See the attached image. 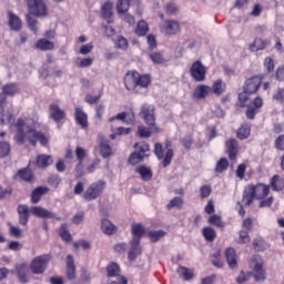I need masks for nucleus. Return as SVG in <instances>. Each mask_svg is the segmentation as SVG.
I'll use <instances>...</instances> for the list:
<instances>
[{
    "label": "nucleus",
    "mask_w": 284,
    "mask_h": 284,
    "mask_svg": "<svg viewBox=\"0 0 284 284\" xmlns=\"http://www.w3.org/2000/svg\"><path fill=\"white\" fill-rule=\"evenodd\" d=\"M11 151H12V146H10L9 142H6V141L0 142V159H6V156H10Z\"/></svg>",
    "instance_id": "864d4df0"
},
{
    "label": "nucleus",
    "mask_w": 284,
    "mask_h": 284,
    "mask_svg": "<svg viewBox=\"0 0 284 284\" xmlns=\"http://www.w3.org/2000/svg\"><path fill=\"white\" fill-rule=\"evenodd\" d=\"M174 207H176L178 210H182V207H183V199L182 197L175 196L166 204V210H172Z\"/></svg>",
    "instance_id": "5fc2aeb1"
},
{
    "label": "nucleus",
    "mask_w": 284,
    "mask_h": 284,
    "mask_svg": "<svg viewBox=\"0 0 284 284\" xmlns=\"http://www.w3.org/2000/svg\"><path fill=\"white\" fill-rule=\"evenodd\" d=\"M94 63V58H77L75 65L77 68H90Z\"/></svg>",
    "instance_id": "4d7b16f0"
},
{
    "label": "nucleus",
    "mask_w": 284,
    "mask_h": 284,
    "mask_svg": "<svg viewBox=\"0 0 284 284\" xmlns=\"http://www.w3.org/2000/svg\"><path fill=\"white\" fill-rule=\"evenodd\" d=\"M49 114L50 119H52L55 123H59L65 119V112L61 109L59 102H53L49 105Z\"/></svg>",
    "instance_id": "f3484780"
},
{
    "label": "nucleus",
    "mask_w": 284,
    "mask_h": 284,
    "mask_svg": "<svg viewBox=\"0 0 284 284\" xmlns=\"http://www.w3.org/2000/svg\"><path fill=\"white\" fill-rule=\"evenodd\" d=\"M134 150L129 156L130 165H139L142 161H145L146 152H150V144L145 141L138 142L134 144Z\"/></svg>",
    "instance_id": "20e7f679"
},
{
    "label": "nucleus",
    "mask_w": 284,
    "mask_h": 284,
    "mask_svg": "<svg viewBox=\"0 0 284 284\" xmlns=\"http://www.w3.org/2000/svg\"><path fill=\"white\" fill-rule=\"evenodd\" d=\"M159 131H155L154 129H152L151 125L144 126V125H140L138 126V136L140 139H150L152 136V134L156 133Z\"/></svg>",
    "instance_id": "ea45409f"
},
{
    "label": "nucleus",
    "mask_w": 284,
    "mask_h": 284,
    "mask_svg": "<svg viewBox=\"0 0 284 284\" xmlns=\"http://www.w3.org/2000/svg\"><path fill=\"white\" fill-rule=\"evenodd\" d=\"M225 154L230 161H236L241 148L239 146V140L231 138L225 141Z\"/></svg>",
    "instance_id": "2eb2a0df"
},
{
    "label": "nucleus",
    "mask_w": 284,
    "mask_h": 284,
    "mask_svg": "<svg viewBox=\"0 0 284 284\" xmlns=\"http://www.w3.org/2000/svg\"><path fill=\"white\" fill-rule=\"evenodd\" d=\"M154 154L159 159V161H162L163 168H168V165L172 163V159H174V150L168 149L165 153L163 150V144L161 143H155Z\"/></svg>",
    "instance_id": "f8f14e48"
},
{
    "label": "nucleus",
    "mask_w": 284,
    "mask_h": 284,
    "mask_svg": "<svg viewBox=\"0 0 284 284\" xmlns=\"http://www.w3.org/2000/svg\"><path fill=\"white\" fill-rule=\"evenodd\" d=\"M202 236L209 243H214V241H216V231L212 226H205L202 230Z\"/></svg>",
    "instance_id": "37998d69"
},
{
    "label": "nucleus",
    "mask_w": 284,
    "mask_h": 284,
    "mask_svg": "<svg viewBox=\"0 0 284 284\" xmlns=\"http://www.w3.org/2000/svg\"><path fill=\"white\" fill-rule=\"evenodd\" d=\"M237 243L240 245H245V243H250V231H245V230L240 231Z\"/></svg>",
    "instance_id": "bf43d9fd"
},
{
    "label": "nucleus",
    "mask_w": 284,
    "mask_h": 284,
    "mask_svg": "<svg viewBox=\"0 0 284 284\" xmlns=\"http://www.w3.org/2000/svg\"><path fill=\"white\" fill-rule=\"evenodd\" d=\"M149 59H151V61L153 63H155L156 65H161V64L168 62V60H165V57H163V53H161L159 51L150 53Z\"/></svg>",
    "instance_id": "3c124183"
},
{
    "label": "nucleus",
    "mask_w": 284,
    "mask_h": 284,
    "mask_svg": "<svg viewBox=\"0 0 284 284\" xmlns=\"http://www.w3.org/2000/svg\"><path fill=\"white\" fill-rule=\"evenodd\" d=\"M53 160L51 155L40 154L37 156V166L45 170L49 165H52Z\"/></svg>",
    "instance_id": "c9c22d12"
},
{
    "label": "nucleus",
    "mask_w": 284,
    "mask_h": 284,
    "mask_svg": "<svg viewBox=\"0 0 284 284\" xmlns=\"http://www.w3.org/2000/svg\"><path fill=\"white\" fill-rule=\"evenodd\" d=\"M274 148L278 152H284V134H281L275 139Z\"/></svg>",
    "instance_id": "69168bd1"
},
{
    "label": "nucleus",
    "mask_w": 284,
    "mask_h": 284,
    "mask_svg": "<svg viewBox=\"0 0 284 284\" xmlns=\"http://www.w3.org/2000/svg\"><path fill=\"white\" fill-rule=\"evenodd\" d=\"M263 98H254L253 101L246 106V119L254 121V119H256V113L260 112L261 108H263Z\"/></svg>",
    "instance_id": "dca6fc26"
},
{
    "label": "nucleus",
    "mask_w": 284,
    "mask_h": 284,
    "mask_svg": "<svg viewBox=\"0 0 284 284\" xmlns=\"http://www.w3.org/2000/svg\"><path fill=\"white\" fill-rule=\"evenodd\" d=\"M13 141H16L18 145L28 143L29 145H32V148H37L38 141L40 145H48L49 143L45 133L37 131V122H33V124L29 125L26 124V120L21 118H19L16 122V134L13 136Z\"/></svg>",
    "instance_id": "f257e3e1"
},
{
    "label": "nucleus",
    "mask_w": 284,
    "mask_h": 284,
    "mask_svg": "<svg viewBox=\"0 0 284 284\" xmlns=\"http://www.w3.org/2000/svg\"><path fill=\"white\" fill-rule=\"evenodd\" d=\"M263 74L253 75L252 78L246 79L243 84V92L246 94H256V92H258L263 85Z\"/></svg>",
    "instance_id": "9d476101"
},
{
    "label": "nucleus",
    "mask_w": 284,
    "mask_h": 284,
    "mask_svg": "<svg viewBox=\"0 0 284 284\" xmlns=\"http://www.w3.org/2000/svg\"><path fill=\"white\" fill-rule=\"evenodd\" d=\"M211 262L215 267H223V261H221V251L215 252L211 256Z\"/></svg>",
    "instance_id": "0e129e2a"
},
{
    "label": "nucleus",
    "mask_w": 284,
    "mask_h": 284,
    "mask_svg": "<svg viewBox=\"0 0 284 284\" xmlns=\"http://www.w3.org/2000/svg\"><path fill=\"white\" fill-rule=\"evenodd\" d=\"M75 123L80 125L82 130H88V113L83 112L82 108L74 109Z\"/></svg>",
    "instance_id": "aec40b11"
},
{
    "label": "nucleus",
    "mask_w": 284,
    "mask_h": 284,
    "mask_svg": "<svg viewBox=\"0 0 284 284\" xmlns=\"http://www.w3.org/2000/svg\"><path fill=\"white\" fill-rule=\"evenodd\" d=\"M164 31L166 34H179L181 32V23L176 20H165Z\"/></svg>",
    "instance_id": "393cba45"
},
{
    "label": "nucleus",
    "mask_w": 284,
    "mask_h": 284,
    "mask_svg": "<svg viewBox=\"0 0 284 284\" xmlns=\"http://www.w3.org/2000/svg\"><path fill=\"white\" fill-rule=\"evenodd\" d=\"M264 68L267 72V74H272L274 72V68H275L274 59H272L270 57L265 58Z\"/></svg>",
    "instance_id": "e2e57ef3"
},
{
    "label": "nucleus",
    "mask_w": 284,
    "mask_h": 284,
    "mask_svg": "<svg viewBox=\"0 0 284 284\" xmlns=\"http://www.w3.org/2000/svg\"><path fill=\"white\" fill-rule=\"evenodd\" d=\"M225 257H226L229 267H231V270H234V267H236V265L239 264L236 261V251L233 247L226 248Z\"/></svg>",
    "instance_id": "2f4dec72"
},
{
    "label": "nucleus",
    "mask_w": 284,
    "mask_h": 284,
    "mask_svg": "<svg viewBox=\"0 0 284 284\" xmlns=\"http://www.w3.org/2000/svg\"><path fill=\"white\" fill-rule=\"evenodd\" d=\"M253 250L255 252H265V241L263 239H255L253 241Z\"/></svg>",
    "instance_id": "052dcab7"
},
{
    "label": "nucleus",
    "mask_w": 284,
    "mask_h": 284,
    "mask_svg": "<svg viewBox=\"0 0 284 284\" xmlns=\"http://www.w3.org/2000/svg\"><path fill=\"white\" fill-rule=\"evenodd\" d=\"M130 251L128 253V260L130 263L136 261L141 254H143V251L141 248V242L139 240H131L130 241Z\"/></svg>",
    "instance_id": "a211bd4d"
},
{
    "label": "nucleus",
    "mask_w": 284,
    "mask_h": 284,
    "mask_svg": "<svg viewBox=\"0 0 284 284\" xmlns=\"http://www.w3.org/2000/svg\"><path fill=\"white\" fill-rule=\"evenodd\" d=\"M105 181L103 180H99L92 184L89 185V187L85 190V192L83 193V199L84 201H97V199H99V196H101L103 194V191L105 190Z\"/></svg>",
    "instance_id": "6e6552de"
},
{
    "label": "nucleus",
    "mask_w": 284,
    "mask_h": 284,
    "mask_svg": "<svg viewBox=\"0 0 284 284\" xmlns=\"http://www.w3.org/2000/svg\"><path fill=\"white\" fill-rule=\"evenodd\" d=\"M263 265H264V262L261 255H253L251 257L250 267H252L254 272L253 276L256 283H261L267 280V273L265 272V268H263Z\"/></svg>",
    "instance_id": "39448f33"
},
{
    "label": "nucleus",
    "mask_w": 284,
    "mask_h": 284,
    "mask_svg": "<svg viewBox=\"0 0 284 284\" xmlns=\"http://www.w3.org/2000/svg\"><path fill=\"white\" fill-rule=\"evenodd\" d=\"M106 276L108 278H116L119 284H128V278L121 275V266L116 262H111L106 265Z\"/></svg>",
    "instance_id": "4468645a"
},
{
    "label": "nucleus",
    "mask_w": 284,
    "mask_h": 284,
    "mask_svg": "<svg viewBox=\"0 0 284 284\" xmlns=\"http://www.w3.org/2000/svg\"><path fill=\"white\" fill-rule=\"evenodd\" d=\"M26 21H27L29 30H31V32L37 34V32H39V27H37V23H38L37 19L32 18L31 13H28L26 16Z\"/></svg>",
    "instance_id": "603ef678"
},
{
    "label": "nucleus",
    "mask_w": 284,
    "mask_h": 284,
    "mask_svg": "<svg viewBox=\"0 0 284 284\" xmlns=\"http://www.w3.org/2000/svg\"><path fill=\"white\" fill-rule=\"evenodd\" d=\"M85 156H88V151L81 146L75 148V159L78 163L74 168L75 179H83L85 176V168L83 165V161H85Z\"/></svg>",
    "instance_id": "1a4fd4ad"
},
{
    "label": "nucleus",
    "mask_w": 284,
    "mask_h": 284,
    "mask_svg": "<svg viewBox=\"0 0 284 284\" xmlns=\"http://www.w3.org/2000/svg\"><path fill=\"white\" fill-rule=\"evenodd\" d=\"M112 8H113V4L112 2L110 1H106L103 3V6L101 7V11H102V17L103 19L106 20L108 23H110L111 19H112Z\"/></svg>",
    "instance_id": "a18cd8bd"
},
{
    "label": "nucleus",
    "mask_w": 284,
    "mask_h": 284,
    "mask_svg": "<svg viewBox=\"0 0 284 284\" xmlns=\"http://www.w3.org/2000/svg\"><path fill=\"white\" fill-rule=\"evenodd\" d=\"M253 192L255 193V199L262 200L265 199V196L270 195V185L258 183L256 185H251Z\"/></svg>",
    "instance_id": "4be33fe9"
},
{
    "label": "nucleus",
    "mask_w": 284,
    "mask_h": 284,
    "mask_svg": "<svg viewBox=\"0 0 284 284\" xmlns=\"http://www.w3.org/2000/svg\"><path fill=\"white\" fill-rule=\"evenodd\" d=\"M65 276L69 281L77 278V265L74 264V256L67 255Z\"/></svg>",
    "instance_id": "6ab92c4d"
},
{
    "label": "nucleus",
    "mask_w": 284,
    "mask_h": 284,
    "mask_svg": "<svg viewBox=\"0 0 284 284\" xmlns=\"http://www.w3.org/2000/svg\"><path fill=\"white\" fill-rule=\"evenodd\" d=\"M273 101L277 103H284V88H278L273 94Z\"/></svg>",
    "instance_id": "774afa93"
},
{
    "label": "nucleus",
    "mask_w": 284,
    "mask_h": 284,
    "mask_svg": "<svg viewBox=\"0 0 284 284\" xmlns=\"http://www.w3.org/2000/svg\"><path fill=\"white\" fill-rule=\"evenodd\" d=\"M181 143L185 150H191L192 145H194V139H192V135H185L182 138Z\"/></svg>",
    "instance_id": "338daca9"
},
{
    "label": "nucleus",
    "mask_w": 284,
    "mask_h": 284,
    "mask_svg": "<svg viewBox=\"0 0 284 284\" xmlns=\"http://www.w3.org/2000/svg\"><path fill=\"white\" fill-rule=\"evenodd\" d=\"M123 121V123H126L128 125H132V123H134L135 118H134V113H128V112H121L118 113L115 116L110 118L109 121Z\"/></svg>",
    "instance_id": "a878e982"
},
{
    "label": "nucleus",
    "mask_w": 284,
    "mask_h": 284,
    "mask_svg": "<svg viewBox=\"0 0 284 284\" xmlns=\"http://www.w3.org/2000/svg\"><path fill=\"white\" fill-rule=\"evenodd\" d=\"M16 176H20V179L26 183H34L36 181L34 172H32V170L29 169V166L20 169L17 172Z\"/></svg>",
    "instance_id": "b1692460"
},
{
    "label": "nucleus",
    "mask_w": 284,
    "mask_h": 284,
    "mask_svg": "<svg viewBox=\"0 0 284 284\" xmlns=\"http://www.w3.org/2000/svg\"><path fill=\"white\" fill-rule=\"evenodd\" d=\"M251 133H252V126L245 123L237 129L236 136L240 141H245V139H247Z\"/></svg>",
    "instance_id": "e433bc0d"
},
{
    "label": "nucleus",
    "mask_w": 284,
    "mask_h": 284,
    "mask_svg": "<svg viewBox=\"0 0 284 284\" xmlns=\"http://www.w3.org/2000/svg\"><path fill=\"white\" fill-rule=\"evenodd\" d=\"M138 174H140V178L142 181H152V170L145 165H141L136 168Z\"/></svg>",
    "instance_id": "79ce46f5"
},
{
    "label": "nucleus",
    "mask_w": 284,
    "mask_h": 284,
    "mask_svg": "<svg viewBox=\"0 0 284 284\" xmlns=\"http://www.w3.org/2000/svg\"><path fill=\"white\" fill-rule=\"evenodd\" d=\"M59 236L64 241V243H72V234L68 230V224H61L59 229Z\"/></svg>",
    "instance_id": "de8ad7c7"
},
{
    "label": "nucleus",
    "mask_w": 284,
    "mask_h": 284,
    "mask_svg": "<svg viewBox=\"0 0 284 284\" xmlns=\"http://www.w3.org/2000/svg\"><path fill=\"white\" fill-rule=\"evenodd\" d=\"M130 6H132V0H118L116 1L118 14H125L130 10Z\"/></svg>",
    "instance_id": "49530a36"
},
{
    "label": "nucleus",
    "mask_w": 284,
    "mask_h": 284,
    "mask_svg": "<svg viewBox=\"0 0 284 284\" xmlns=\"http://www.w3.org/2000/svg\"><path fill=\"white\" fill-rule=\"evenodd\" d=\"M2 93L6 97H14V94H19V84L14 82L4 84L2 87Z\"/></svg>",
    "instance_id": "4c0bfd02"
},
{
    "label": "nucleus",
    "mask_w": 284,
    "mask_h": 284,
    "mask_svg": "<svg viewBox=\"0 0 284 284\" xmlns=\"http://www.w3.org/2000/svg\"><path fill=\"white\" fill-rule=\"evenodd\" d=\"M123 83L128 92L141 94V90H148L152 85V75L150 73L141 74L136 70H129L124 74Z\"/></svg>",
    "instance_id": "f03ea898"
},
{
    "label": "nucleus",
    "mask_w": 284,
    "mask_h": 284,
    "mask_svg": "<svg viewBox=\"0 0 284 284\" xmlns=\"http://www.w3.org/2000/svg\"><path fill=\"white\" fill-rule=\"evenodd\" d=\"M230 168V162L227 161V158H221L216 164H215V172L217 174H223L227 169Z\"/></svg>",
    "instance_id": "09e8293b"
},
{
    "label": "nucleus",
    "mask_w": 284,
    "mask_h": 284,
    "mask_svg": "<svg viewBox=\"0 0 284 284\" xmlns=\"http://www.w3.org/2000/svg\"><path fill=\"white\" fill-rule=\"evenodd\" d=\"M36 49L42 52H48L54 50V42L48 40L47 38H40L36 42Z\"/></svg>",
    "instance_id": "bb28decb"
},
{
    "label": "nucleus",
    "mask_w": 284,
    "mask_h": 284,
    "mask_svg": "<svg viewBox=\"0 0 284 284\" xmlns=\"http://www.w3.org/2000/svg\"><path fill=\"white\" fill-rule=\"evenodd\" d=\"M8 21L11 30H14L16 32L21 30V18H19V16L14 14L12 11H8Z\"/></svg>",
    "instance_id": "cd10ccee"
},
{
    "label": "nucleus",
    "mask_w": 284,
    "mask_h": 284,
    "mask_svg": "<svg viewBox=\"0 0 284 284\" xmlns=\"http://www.w3.org/2000/svg\"><path fill=\"white\" fill-rule=\"evenodd\" d=\"M150 32V26L148 24V22L145 20H140L136 23L134 33L136 34V37H145L148 33Z\"/></svg>",
    "instance_id": "72a5a7b5"
},
{
    "label": "nucleus",
    "mask_w": 284,
    "mask_h": 284,
    "mask_svg": "<svg viewBox=\"0 0 284 284\" xmlns=\"http://www.w3.org/2000/svg\"><path fill=\"white\" fill-rule=\"evenodd\" d=\"M267 48V40L256 38L253 43L250 44L251 52H258V50H265Z\"/></svg>",
    "instance_id": "c03bdc74"
},
{
    "label": "nucleus",
    "mask_w": 284,
    "mask_h": 284,
    "mask_svg": "<svg viewBox=\"0 0 284 284\" xmlns=\"http://www.w3.org/2000/svg\"><path fill=\"white\" fill-rule=\"evenodd\" d=\"M271 187L274 192H282L284 189V179L281 175H274L270 181Z\"/></svg>",
    "instance_id": "a19ab883"
},
{
    "label": "nucleus",
    "mask_w": 284,
    "mask_h": 284,
    "mask_svg": "<svg viewBox=\"0 0 284 284\" xmlns=\"http://www.w3.org/2000/svg\"><path fill=\"white\" fill-rule=\"evenodd\" d=\"M50 192L48 186H38L31 192V203L37 205L41 201L42 196H45Z\"/></svg>",
    "instance_id": "5701e85b"
},
{
    "label": "nucleus",
    "mask_w": 284,
    "mask_h": 284,
    "mask_svg": "<svg viewBox=\"0 0 284 284\" xmlns=\"http://www.w3.org/2000/svg\"><path fill=\"white\" fill-rule=\"evenodd\" d=\"M132 239L131 241H139L141 243V239H143V234H145V227H143V224H133L131 229Z\"/></svg>",
    "instance_id": "7c9ffc66"
},
{
    "label": "nucleus",
    "mask_w": 284,
    "mask_h": 284,
    "mask_svg": "<svg viewBox=\"0 0 284 284\" xmlns=\"http://www.w3.org/2000/svg\"><path fill=\"white\" fill-rule=\"evenodd\" d=\"M50 261H52L51 254H42L36 256L30 263V271L33 274H45V270H48V265H50Z\"/></svg>",
    "instance_id": "423d86ee"
},
{
    "label": "nucleus",
    "mask_w": 284,
    "mask_h": 284,
    "mask_svg": "<svg viewBox=\"0 0 284 284\" xmlns=\"http://www.w3.org/2000/svg\"><path fill=\"white\" fill-rule=\"evenodd\" d=\"M190 74L194 81H197L199 83L205 81V74H207V69L205 65H203V62L201 60H196L192 63L190 68Z\"/></svg>",
    "instance_id": "ddd939ff"
},
{
    "label": "nucleus",
    "mask_w": 284,
    "mask_h": 284,
    "mask_svg": "<svg viewBox=\"0 0 284 284\" xmlns=\"http://www.w3.org/2000/svg\"><path fill=\"white\" fill-rule=\"evenodd\" d=\"M140 116L144 119V123H146V125H150L151 129L159 132V129L156 128V119L154 118V105L143 104Z\"/></svg>",
    "instance_id": "9b49d317"
},
{
    "label": "nucleus",
    "mask_w": 284,
    "mask_h": 284,
    "mask_svg": "<svg viewBox=\"0 0 284 284\" xmlns=\"http://www.w3.org/2000/svg\"><path fill=\"white\" fill-rule=\"evenodd\" d=\"M165 231L163 230H159V231H150L148 233V236L151 241V243H159V241H161V239H163V236H165Z\"/></svg>",
    "instance_id": "8fccbe9b"
},
{
    "label": "nucleus",
    "mask_w": 284,
    "mask_h": 284,
    "mask_svg": "<svg viewBox=\"0 0 284 284\" xmlns=\"http://www.w3.org/2000/svg\"><path fill=\"white\" fill-rule=\"evenodd\" d=\"M17 212L20 225H28V221H30V212L33 214V216H38V219H51L53 221H61V217L57 216V213L50 212L43 206H32L30 209L26 204H19Z\"/></svg>",
    "instance_id": "7ed1b4c3"
},
{
    "label": "nucleus",
    "mask_w": 284,
    "mask_h": 284,
    "mask_svg": "<svg viewBox=\"0 0 284 284\" xmlns=\"http://www.w3.org/2000/svg\"><path fill=\"white\" fill-rule=\"evenodd\" d=\"M32 17H48V0H24Z\"/></svg>",
    "instance_id": "0eeeda50"
},
{
    "label": "nucleus",
    "mask_w": 284,
    "mask_h": 284,
    "mask_svg": "<svg viewBox=\"0 0 284 284\" xmlns=\"http://www.w3.org/2000/svg\"><path fill=\"white\" fill-rule=\"evenodd\" d=\"M210 225H214L215 227H220L223 230L225 227V223H223V220L217 214H213L209 217Z\"/></svg>",
    "instance_id": "13d9d810"
},
{
    "label": "nucleus",
    "mask_w": 284,
    "mask_h": 284,
    "mask_svg": "<svg viewBox=\"0 0 284 284\" xmlns=\"http://www.w3.org/2000/svg\"><path fill=\"white\" fill-rule=\"evenodd\" d=\"M128 39H125L123 36H119L115 41V47L120 50H126L129 48Z\"/></svg>",
    "instance_id": "680f3d73"
},
{
    "label": "nucleus",
    "mask_w": 284,
    "mask_h": 284,
    "mask_svg": "<svg viewBox=\"0 0 284 284\" xmlns=\"http://www.w3.org/2000/svg\"><path fill=\"white\" fill-rule=\"evenodd\" d=\"M176 273L179 274L180 278H183V281H192V278H194V271L185 266L180 265L176 268Z\"/></svg>",
    "instance_id": "58836bf2"
},
{
    "label": "nucleus",
    "mask_w": 284,
    "mask_h": 284,
    "mask_svg": "<svg viewBox=\"0 0 284 284\" xmlns=\"http://www.w3.org/2000/svg\"><path fill=\"white\" fill-rule=\"evenodd\" d=\"M225 90H227V84L223 82V80L217 79L213 81V85L211 88V94H215L216 97H221Z\"/></svg>",
    "instance_id": "c85d7f7f"
},
{
    "label": "nucleus",
    "mask_w": 284,
    "mask_h": 284,
    "mask_svg": "<svg viewBox=\"0 0 284 284\" xmlns=\"http://www.w3.org/2000/svg\"><path fill=\"white\" fill-rule=\"evenodd\" d=\"M254 199H256V193H254L252 186H248V192L244 193L243 195V203L244 205H250L254 203Z\"/></svg>",
    "instance_id": "6e6d98bb"
},
{
    "label": "nucleus",
    "mask_w": 284,
    "mask_h": 284,
    "mask_svg": "<svg viewBox=\"0 0 284 284\" xmlns=\"http://www.w3.org/2000/svg\"><path fill=\"white\" fill-rule=\"evenodd\" d=\"M210 94H212V88L210 85L200 84L194 89L192 98L201 101V99H206Z\"/></svg>",
    "instance_id": "412c9836"
},
{
    "label": "nucleus",
    "mask_w": 284,
    "mask_h": 284,
    "mask_svg": "<svg viewBox=\"0 0 284 284\" xmlns=\"http://www.w3.org/2000/svg\"><path fill=\"white\" fill-rule=\"evenodd\" d=\"M101 230L103 234H106V236H112V234H116V225L112 224V222H110V220L108 219H102Z\"/></svg>",
    "instance_id": "c756f323"
},
{
    "label": "nucleus",
    "mask_w": 284,
    "mask_h": 284,
    "mask_svg": "<svg viewBox=\"0 0 284 284\" xmlns=\"http://www.w3.org/2000/svg\"><path fill=\"white\" fill-rule=\"evenodd\" d=\"M26 270H28L27 263H21L16 265V274L20 281V283L28 282V275L26 274Z\"/></svg>",
    "instance_id": "f704fd0d"
},
{
    "label": "nucleus",
    "mask_w": 284,
    "mask_h": 284,
    "mask_svg": "<svg viewBox=\"0 0 284 284\" xmlns=\"http://www.w3.org/2000/svg\"><path fill=\"white\" fill-rule=\"evenodd\" d=\"M100 154L102 159H110L112 156V146L110 145V141L108 140H102L100 142Z\"/></svg>",
    "instance_id": "473e14b6"
}]
</instances>
